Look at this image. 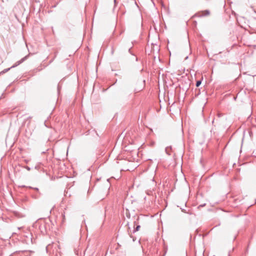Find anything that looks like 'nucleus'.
Wrapping results in <instances>:
<instances>
[{
    "label": "nucleus",
    "instance_id": "obj_1",
    "mask_svg": "<svg viewBox=\"0 0 256 256\" xmlns=\"http://www.w3.org/2000/svg\"><path fill=\"white\" fill-rule=\"evenodd\" d=\"M34 226L36 228L38 226L40 232L43 234H46L48 230L50 229L49 224L43 220L37 221Z\"/></svg>",
    "mask_w": 256,
    "mask_h": 256
},
{
    "label": "nucleus",
    "instance_id": "obj_2",
    "mask_svg": "<svg viewBox=\"0 0 256 256\" xmlns=\"http://www.w3.org/2000/svg\"><path fill=\"white\" fill-rule=\"evenodd\" d=\"M28 56H26L24 58H22L20 60L18 61L14 65L12 66L10 68L4 69L3 70H2V72H0V75L6 73V72H8L11 68H15L16 66H18L21 63L24 62L28 58Z\"/></svg>",
    "mask_w": 256,
    "mask_h": 256
},
{
    "label": "nucleus",
    "instance_id": "obj_3",
    "mask_svg": "<svg viewBox=\"0 0 256 256\" xmlns=\"http://www.w3.org/2000/svg\"><path fill=\"white\" fill-rule=\"evenodd\" d=\"M202 14H196L198 16H208L210 14V12L209 10H205L203 12H202Z\"/></svg>",
    "mask_w": 256,
    "mask_h": 256
},
{
    "label": "nucleus",
    "instance_id": "obj_4",
    "mask_svg": "<svg viewBox=\"0 0 256 256\" xmlns=\"http://www.w3.org/2000/svg\"><path fill=\"white\" fill-rule=\"evenodd\" d=\"M172 150V148L171 146H167L166 149H165V151H166V152L169 156H170L171 154H170V152Z\"/></svg>",
    "mask_w": 256,
    "mask_h": 256
},
{
    "label": "nucleus",
    "instance_id": "obj_5",
    "mask_svg": "<svg viewBox=\"0 0 256 256\" xmlns=\"http://www.w3.org/2000/svg\"><path fill=\"white\" fill-rule=\"evenodd\" d=\"M140 228V226L137 225L136 228H134L132 230V233H134L138 231L139 230Z\"/></svg>",
    "mask_w": 256,
    "mask_h": 256
},
{
    "label": "nucleus",
    "instance_id": "obj_6",
    "mask_svg": "<svg viewBox=\"0 0 256 256\" xmlns=\"http://www.w3.org/2000/svg\"><path fill=\"white\" fill-rule=\"evenodd\" d=\"M202 80V78L196 81V87H198L201 84Z\"/></svg>",
    "mask_w": 256,
    "mask_h": 256
},
{
    "label": "nucleus",
    "instance_id": "obj_7",
    "mask_svg": "<svg viewBox=\"0 0 256 256\" xmlns=\"http://www.w3.org/2000/svg\"><path fill=\"white\" fill-rule=\"evenodd\" d=\"M61 88H62V87H61V86H60V84H58V87H57V90H58V94H60V90Z\"/></svg>",
    "mask_w": 256,
    "mask_h": 256
},
{
    "label": "nucleus",
    "instance_id": "obj_8",
    "mask_svg": "<svg viewBox=\"0 0 256 256\" xmlns=\"http://www.w3.org/2000/svg\"><path fill=\"white\" fill-rule=\"evenodd\" d=\"M28 188H32V189H34V190H36V191H38V190H38V188H32V186H28Z\"/></svg>",
    "mask_w": 256,
    "mask_h": 256
},
{
    "label": "nucleus",
    "instance_id": "obj_9",
    "mask_svg": "<svg viewBox=\"0 0 256 256\" xmlns=\"http://www.w3.org/2000/svg\"><path fill=\"white\" fill-rule=\"evenodd\" d=\"M26 237L28 238H29L30 240V241L32 242V234H30L29 236H26Z\"/></svg>",
    "mask_w": 256,
    "mask_h": 256
},
{
    "label": "nucleus",
    "instance_id": "obj_10",
    "mask_svg": "<svg viewBox=\"0 0 256 256\" xmlns=\"http://www.w3.org/2000/svg\"><path fill=\"white\" fill-rule=\"evenodd\" d=\"M24 168H26L28 170H30V168L28 166H24Z\"/></svg>",
    "mask_w": 256,
    "mask_h": 256
},
{
    "label": "nucleus",
    "instance_id": "obj_11",
    "mask_svg": "<svg viewBox=\"0 0 256 256\" xmlns=\"http://www.w3.org/2000/svg\"><path fill=\"white\" fill-rule=\"evenodd\" d=\"M186 214H188L190 215H192V212H190V210H188V211H186Z\"/></svg>",
    "mask_w": 256,
    "mask_h": 256
},
{
    "label": "nucleus",
    "instance_id": "obj_12",
    "mask_svg": "<svg viewBox=\"0 0 256 256\" xmlns=\"http://www.w3.org/2000/svg\"><path fill=\"white\" fill-rule=\"evenodd\" d=\"M180 209H181V210H182V212H184V213H186V210L184 209V208H180Z\"/></svg>",
    "mask_w": 256,
    "mask_h": 256
},
{
    "label": "nucleus",
    "instance_id": "obj_13",
    "mask_svg": "<svg viewBox=\"0 0 256 256\" xmlns=\"http://www.w3.org/2000/svg\"><path fill=\"white\" fill-rule=\"evenodd\" d=\"M251 8H252L254 12H256V9L254 8V6H251Z\"/></svg>",
    "mask_w": 256,
    "mask_h": 256
},
{
    "label": "nucleus",
    "instance_id": "obj_14",
    "mask_svg": "<svg viewBox=\"0 0 256 256\" xmlns=\"http://www.w3.org/2000/svg\"><path fill=\"white\" fill-rule=\"evenodd\" d=\"M128 52H129L130 54H132V52H131V48H130L128 49Z\"/></svg>",
    "mask_w": 256,
    "mask_h": 256
},
{
    "label": "nucleus",
    "instance_id": "obj_15",
    "mask_svg": "<svg viewBox=\"0 0 256 256\" xmlns=\"http://www.w3.org/2000/svg\"><path fill=\"white\" fill-rule=\"evenodd\" d=\"M62 216L63 217V219H64V218H65V216H64V214H62Z\"/></svg>",
    "mask_w": 256,
    "mask_h": 256
},
{
    "label": "nucleus",
    "instance_id": "obj_16",
    "mask_svg": "<svg viewBox=\"0 0 256 256\" xmlns=\"http://www.w3.org/2000/svg\"><path fill=\"white\" fill-rule=\"evenodd\" d=\"M128 234H129V236H130V238H132V236H131V234H130V233H128Z\"/></svg>",
    "mask_w": 256,
    "mask_h": 256
},
{
    "label": "nucleus",
    "instance_id": "obj_17",
    "mask_svg": "<svg viewBox=\"0 0 256 256\" xmlns=\"http://www.w3.org/2000/svg\"><path fill=\"white\" fill-rule=\"evenodd\" d=\"M136 239H134V238H132V240L133 242L135 241Z\"/></svg>",
    "mask_w": 256,
    "mask_h": 256
},
{
    "label": "nucleus",
    "instance_id": "obj_18",
    "mask_svg": "<svg viewBox=\"0 0 256 256\" xmlns=\"http://www.w3.org/2000/svg\"><path fill=\"white\" fill-rule=\"evenodd\" d=\"M255 204H256V199L255 200Z\"/></svg>",
    "mask_w": 256,
    "mask_h": 256
},
{
    "label": "nucleus",
    "instance_id": "obj_19",
    "mask_svg": "<svg viewBox=\"0 0 256 256\" xmlns=\"http://www.w3.org/2000/svg\"><path fill=\"white\" fill-rule=\"evenodd\" d=\"M116 0H114V2H116Z\"/></svg>",
    "mask_w": 256,
    "mask_h": 256
}]
</instances>
